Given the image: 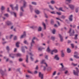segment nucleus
Listing matches in <instances>:
<instances>
[{
	"label": "nucleus",
	"mask_w": 79,
	"mask_h": 79,
	"mask_svg": "<svg viewBox=\"0 0 79 79\" xmlns=\"http://www.w3.org/2000/svg\"><path fill=\"white\" fill-rule=\"evenodd\" d=\"M68 33L70 34V36H73L74 35L75 32L74 29H72V28H70L69 31L68 32Z\"/></svg>",
	"instance_id": "obj_1"
},
{
	"label": "nucleus",
	"mask_w": 79,
	"mask_h": 79,
	"mask_svg": "<svg viewBox=\"0 0 79 79\" xmlns=\"http://www.w3.org/2000/svg\"><path fill=\"white\" fill-rule=\"evenodd\" d=\"M45 60H42L41 61L40 64H45L46 67H47V66H48L47 64L45 62Z\"/></svg>",
	"instance_id": "obj_2"
},
{
	"label": "nucleus",
	"mask_w": 79,
	"mask_h": 79,
	"mask_svg": "<svg viewBox=\"0 0 79 79\" xmlns=\"http://www.w3.org/2000/svg\"><path fill=\"white\" fill-rule=\"evenodd\" d=\"M69 6L72 10H73L74 8V6L72 4L69 5Z\"/></svg>",
	"instance_id": "obj_3"
},
{
	"label": "nucleus",
	"mask_w": 79,
	"mask_h": 79,
	"mask_svg": "<svg viewBox=\"0 0 79 79\" xmlns=\"http://www.w3.org/2000/svg\"><path fill=\"white\" fill-rule=\"evenodd\" d=\"M59 37L60 39V41L61 42H63V37L60 34L59 35Z\"/></svg>",
	"instance_id": "obj_4"
},
{
	"label": "nucleus",
	"mask_w": 79,
	"mask_h": 79,
	"mask_svg": "<svg viewBox=\"0 0 79 79\" xmlns=\"http://www.w3.org/2000/svg\"><path fill=\"white\" fill-rule=\"evenodd\" d=\"M39 77L41 78V79H43L44 75L41 73V72L39 73Z\"/></svg>",
	"instance_id": "obj_5"
},
{
	"label": "nucleus",
	"mask_w": 79,
	"mask_h": 79,
	"mask_svg": "<svg viewBox=\"0 0 79 79\" xmlns=\"http://www.w3.org/2000/svg\"><path fill=\"white\" fill-rule=\"evenodd\" d=\"M73 74L75 76H79V73L75 71V70H73Z\"/></svg>",
	"instance_id": "obj_6"
},
{
	"label": "nucleus",
	"mask_w": 79,
	"mask_h": 79,
	"mask_svg": "<svg viewBox=\"0 0 79 79\" xmlns=\"http://www.w3.org/2000/svg\"><path fill=\"white\" fill-rule=\"evenodd\" d=\"M53 52H54L55 53H57L58 52V50L56 49H54L53 50H52V52H51V55H53Z\"/></svg>",
	"instance_id": "obj_7"
},
{
	"label": "nucleus",
	"mask_w": 79,
	"mask_h": 79,
	"mask_svg": "<svg viewBox=\"0 0 79 79\" xmlns=\"http://www.w3.org/2000/svg\"><path fill=\"white\" fill-rule=\"evenodd\" d=\"M26 36V32L24 31L23 32V34L21 36L20 39H23V37H25Z\"/></svg>",
	"instance_id": "obj_8"
},
{
	"label": "nucleus",
	"mask_w": 79,
	"mask_h": 79,
	"mask_svg": "<svg viewBox=\"0 0 79 79\" xmlns=\"http://www.w3.org/2000/svg\"><path fill=\"white\" fill-rule=\"evenodd\" d=\"M54 59H55V60H59V57H58V55H56L55 56Z\"/></svg>",
	"instance_id": "obj_9"
},
{
	"label": "nucleus",
	"mask_w": 79,
	"mask_h": 79,
	"mask_svg": "<svg viewBox=\"0 0 79 79\" xmlns=\"http://www.w3.org/2000/svg\"><path fill=\"white\" fill-rule=\"evenodd\" d=\"M69 19L70 21H73V15H70Z\"/></svg>",
	"instance_id": "obj_10"
},
{
	"label": "nucleus",
	"mask_w": 79,
	"mask_h": 79,
	"mask_svg": "<svg viewBox=\"0 0 79 79\" xmlns=\"http://www.w3.org/2000/svg\"><path fill=\"white\" fill-rule=\"evenodd\" d=\"M46 51L47 52H48V53H51V52H52V50H50V48L48 47V48L47 49Z\"/></svg>",
	"instance_id": "obj_11"
},
{
	"label": "nucleus",
	"mask_w": 79,
	"mask_h": 79,
	"mask_svg": "<svg viewBox=\"0 0 79 79\" xmlns=\"http://www.w3.org/2000/svg\"><path fill=\"white\" fill-rule=\"evenodd\" d=\"M6 24L7 26H10V25L12 24V23L10 21H7L6 22Z\"/></svg>",
	"instance_id": "obj_12"
},
{
	"label": "nucleus",
	"mask_w": 79,
	"mask_h": 79,
	"mask_svg": "<svg viewBox=\"0 0 79 79\" xmlns=\"http://www.w3.org/2000/svg\"><path fill=\"white\" fill-rule=\"evenodd\" d=\"M15 54H10L9 55V56L11 57L12 58H15Z\"/></svg>",
	"instance_id": "obj_13"
},
{
	"label": "nucleus",
	"mask_w": 79,
	"mask_h": 79,
	"mask_svg": "<svg viewBox=\"0 0 79 79\" xmlns=\"http://www.w3.org/2000/svg\"><path fill=\"white\" fill-rule=\"evenodd\" d=\"M35 12L36 14H37V15H39L40 13V11L39 10H35Z\"/></svg>",
	"instance_id": "obj_14"
},
{
	"label": "nucleus",
	"mask_w": 79,
	"mask_h": 79,
	"mask_svg": "<svg viewBox=\"0 0 79 79\" xmlns=\"http://www.w3.org/2000/svg\"><path fill=\"white\" fill-rule=\"evenodd\" d=\"M70 26L71 27H73V28H76V25L75 24L70 25Z\"/></svg>",
	"instance_id": "obj_15"
},
{
	"label": "nucleus",
	"mask_w": 79,
	"mask_h": 79,
	"mask_svg": "<svg viewBox=\"0 0 79 79\" xmlns=\"http://www.w3.org/2000/svg\"><path fill=\"white\" fill-rule=\"evenodd\" d=\"M26 61L27 63H28L29 61H28V58H29V56L28 55H27L26 56Z\"/></svg>",
	"instance_id": "obj_16"
},
{
	"label": "nucleus",
	"mask_w": 79,
	"mask_h": 79,
	"mask_svg": "<svg viewBox=\"0 0 79 79\" xmlns=\"http://www.w3.org/2000/svg\"><path fill=\"white\" fill-rule=\"evenodd\" d=\"M27 3H26V2H25V1H24L23 2V7H26V6H27Z\"/></svg>",
	"instance_id": "obj_17"
},
{
	"label": "nucleus",
	"mask_w": 79,
	"mask_h": 79,
	"mask_svg": "<svg viewBox=\"0 0 79 79\" xmlns=\"http://www.w3.org/2000/svg\"><path fill=\"white\" fill-rule=\"evenodd\" d=\"M24 8L25 7L23 6H22L20 7V10L21 12H24V9H23V8Z\"/></svg>",
	"instance_id": "obj_18"
},
{
	"label": "nucleus",
	"mask_w": 79,
	"mask_h": 79,
	"mask_svg": "<svg viewBox=\"0 0 79 79\" xmlns=\"http://www.w3.org/2000/svg\"><path fill=\"white\" fill-rule=\"evenodd\" d=\"M42 24L44 27V29H46V25H45V23L44 22H43Z\"/></svg>",
	"instance_id": "obj_19"
},
{
	"label": "nucleus",
	"mask_w": 79,
	"mask_h": 79,
	"mask_svg": "<svg viewBox=\"0 0 79 79\" xmlns=\"http://www.w3.org/2000/svg\"><path fill=\"white\" fill-rule=\"evenodd\" d=\"M15 8L16 11H18V4H16V6L15 7Z\"/></svg>",
	"instance_id": "obj_20"
},
{
	"label": "nucleus",
	"mask_w": 79,
	"mask_h": 79,
	"mask_svg": "<svg viewBox=\"0 0 79 79\" xmlns=\"http://www.w3.org/2000/svg\"><path fill=\"white\" fill-rule=\"evenodd\" d=\"M51 39L52 40V41H54L55 39V37L53 36H51Z\"/></svg>",
	"instance_id": "obj_21"
},
{
	"label": "nucleus",
	"mask_w": 79,
	"mask_h": 79,
	"mask_svg": "<svg viewBox=\"0 0 79 79\" xmlns=\"http://www.w3.org/2000/svg\"><path fill=\"white\" fill-rule=\"evenodd\" d=\"M71 50L69 48H68L67 49V52L68 53H71Z\"/></svg>",
	"instance_id": "obj_22"
},
{
	"label": "nucleus",
	"mask_w": 79,
	"mask_h": 79,
	"mask_svg": "<svg viewBox=\"0 0 79 79\" xmlns=\"http://www.w3.org/2000/svg\"><path fill=\"white\" fill-rule=\"evenodd\" d=\"M10 13L11 15H14L15 17H16V14L14 12H10Z\"/></svg>",
	"instance_id": "obj_23"
},
{
	"label": "nucleus",
	"mask_w": 79,
	"mask_h": 79,
	"mask_svg": "<svg viewBox=\"0 0 79 79\" xmlns=\"http://www.w3.org/2000/svg\"><path fill=\"white\" fill-rule=\"evenodd\" d=\"M51 24H54V20L53 19H51Z\"/></svg>",
	"instance_id": "obj_24"
},
{
	"label": "nucleus",
	"mask_w": 79,
	"mask_h": 79,
	"mask_svg": "<svg viewBox=\"0 0 79 79\" xmlns=\"http://www.w3.org/2000/svg\"><path fill=\"white\" fill-rule=\"evenodd\" d=\"M19 44H20V43H19V42H17L16 44V47H19Z\"/></svg>",
	"instance_id": "obj_25"
},
{
	"label": "nucleus",
	"mask_w": 79,
	"mask_h": 79,
	"mask_svg": "<svg viewBox=\"0 0 79 79\" xmlns=\"http://www.w3.org/2000/svg\"><path fill=\"white\" fill-rule=\"evenodd\" d=\"M49 8H50V9H51V10H54V8H53L52 6L51 5H49Z\"/></svg>",
	"instance_id": "obj_26"
},
{
	"label": "nucleus",
	"mask_w": 79,
	"mask_h": 79,
	"mask_svg": "<svg viewBox=\"0 0 79 79\" xmlns=\"http://www.w3.org/2000/svg\"><path fill=\"white\" fill-rule=\"evenodd\" d=\"M78 36V35L77 34L75 35L74 39H75V40H77V39Z\"/></svg>",
	"instance_id": "obj_27"
},
{
	"label": "nucleus",
	"mask_w": 79,
	"mask_h": 79,
	"mask_svg": "<svg viewBox=\"0 0 79 79\" xmlns=\"http://www.w3.org/2000/svg\"><path fill=\"white\" fill-rule=\"evenodd\" d=\"M23 48H24V47H22V52H23V53H25V50H24V49H23Z\"/></svg>",
	"instance_id": "obj_28"
},
{
	"label": "nucleus",
	"mask_w": 79,
	"mask_h": 79,
	"mask_svg": "<svg viewBox=\"0 0 79 79\" xmlns=\"http://www.w3.org/2000/svg\"><path fill=\"white\" fill-rule=\"evenodd\" d=\"M5 9V7L4 6H2L1 8V10L2 11H3V10H4Z\"/></svg>",
	"instance_id": "obj_29"
},
{
	"label": "nucleus",
	"mask_w": 79,
	"mask_h": 79,
	"mask_svg": "<svg viewBox=\"0 0 79 79\" xmlns=\"http://www.w3.org/2000/svg\"><path fill=\"white\" fill-rule=\"evenodd\" d=\"M61 56L62 57H64V53H63V51H61Z\"/></svg>",
	"instance_id": "obj_30"
},
{
	"label": "nucleus",
	"mask_w": 79,
	"mask_h": 79,
	"mask_svg": "<svg viewBox=\"0 0 79 79\" xmlns=\"http://www.w3.org/2000/svg\"><path fill=\"white\" fill-rule=\"evenodd\" d=\"M78 55H74V56L75 57V58H77V59H79V56H77Z\"/></svg>",
	"instance_id": "obj_31"
},
{
	"label": "nucleus",
	"mask_w": 79,
	"mask_h": 79,
	"mask_svg": "<svg viewBox=\"0 0 79 79\" xmlns=\"http://www.w3.org/2000/svg\"><path fill=\"white\" fill-rule=\"evenodd\" d=\"M29 6L30 10H33V7H32V6L31 5H30Z\"/></svg>",
	"instance_id": "obj_32"
},
{
	"label": "nucleus",
	"mask_w": 79,
	"mask_h": 79,
	"mask_svg": "<svg viewBox=\"0 0 79 79\" xmlns=\"http://www.w3.org/2000/svg\"><path fill=\"white\" fill-rule=\"evenodd\" d=\"M55 31H56L55 30V29H53L52 31V34H55Z\"/></svg>",
	"instance_id": "obj_33"
},
{
	"label": "nucleus",
	"mask_w": 79,
	"mask_h": 79,
	"mask_svg": "<svg viewBox=\"0 0 79 79\" xmlns=\"http://www.w3.org/2000/svg\"><path fill=\"white\" fill-rule=\"evenodd\" d=\"M23 12L20 11V16H22L23 15Z\"/></svg>",
	"instance_id": "obj_34"
},
{
	"label": "nucleus",
	"mask_w": 79,
	"mask_h": 79,
	"mask_svg": "<svg viewBox=\"0 0 79 79\" xmlns=\"http://www.w3.org/2000/svg\"><path fill=\"white\" fill-rule=\"evenodd\" d=\"M32 5H37V3L35 2H31Z\"/></svg>",
	"instance_id": "obj_35"
},
{
	"label": "nucleus",
	"mask_w": 79,
	"mask_h": 79,
	"mask_svg": "<svg viewBox=\"0 0 79 79\" xmlns=\"http://www.w3.org/2000/svg\"><path fill=\"white\" fill-rule=\"evenodd\" d=\"M23 42L24 44H27V45H28V44H29L27 40H25Z\"/></svg>",
	"instance_id": "obj_36"
},
{
	"label": "nucleus",
	"mask_w": 79,
	"mask_h": 79,
	"mask_svg": "<svg viewBox=\"0 0 79 79\" xmlns=\"http://www.w3.org/2000/svg\"><path fill=\"white\" fill-rule=\"evenodd\" d=\"M51 3H52V4H55V1L53 0H52L51 1Z\"/></svg>",
	"instance_id": "obj_37"
},
{
	"label": "nucleus",
	"mask_w": 79,
	"mask_h": 79,
	"mask_svg": "<svg viewBox=\"0 0 79 79\" xmlns=\"http://www.w3.org/2000/svg\"><path fill=\"white\" fill-rule=\"evenodd\" d=\"M35 42L34 41V40H32V41L31 43V47H32V44H34Z\"/></svg>",
	"instance_id": "obj_38"
},
{
	"label": "nucleus",
	"mask_w": 79,
	"mask_h": 79,
	"mask_svg": "<svg viewBox=\"0 0 79 79\" xmlns=\"http://www.w3.org/2000/svg\"><path fill=\"white\" fill-rule=\"evenodd\" d=\"M59 10L62 11H64V10H63V8L62 7L59 8Z\"/></svg>",
	"instance_id": "obj_39"
},
{
	"label": "nucleus",
	"mask_w": 79,
	"mask_h": 79,
	"mask_svg": "<svg viewBox=\"0 0 79 79\" xmlns=\"http://www.w3.org/2000/svg\"><path fill=\"white\" fill-rule=\"evenodd\" d=\"M10 7H11L12 9V10H15V9H14V8L13 7V5H10Z\"/></svg>",
	"instance_id": "obj_40"
},
{
	"label": "nucleus",
	"mask_w": 79,
	"mask_h": 79,
	"mask_svg": "<svg viewBox=\"0 0 79 79\" xmlns=\"http://www.w3.org/2000/svg\"><path fill=\"white\" fill-rule=\"evenodd\" d=\"M72 65H73V66H77V64H74L73 63H72Z\"/></svg>",
	"instance_id": "obj_41"
},
{
	"label": "nucleus",
	"mask_w": 79,
	"mask_h": 79,
	"mask_svg": "<svg viewBox=\"0 0 79 79\" xmlns=\"http://www.w3.org/2000/svg\"><path fill=\"white\" fill-rule=\"evenodd\" d=\"M17 38H18V37H17V36H15L14 38V40H17Z\"/></svg>",
	"instance_id": "obj_42"
},
{
	"label": "nucleus",
	"mask_w": 79,
	"mask_h": 79,
	"mask_svg": "<svg viewBox=\"0 0 79 79\" xmlns=\"http://www.w3.org/2000/svg\"><path fill=\"white\" fill-rule=\"evenodd\" d=\"M0 73H1V74H2V75H3V71L2 70L0 69Z\"/></svg>",
	"instance_id": "obj_43"
},
{
	"label": "nucleus",
	"mask_w": 79,
	"mask_h": 79,
	"mask_svg": "<svg viewBox=\"0 0 79 79\" xmlns=\"http://www.w3.org/2000/svg\"><path fill=\"white\" fill-rule=\"evenodd\" d=\"M74 54H75V55H78L79 53L78 52H75L74 53Z\"/></svg>",
	"instance_id": "obj_44"
},
{
	"label": "nucleus",
	"mask_w": 79,
	"mask_h": 79,
	"mask_svg": "<svg viewBox=\"0 0 79 79\" xmlns=\"http://www.w3.org/2000/svg\"><path fill=\"white\" fill-rule=\"evenodd\" d=\"M16 56H21V55L19 53H18L16 54Z\"/></svg>",
	"instance_id": "obj_45"
},
{
	"label": "nucleus",
	"mask_w": 79,
	"mask_h": 79,
	"mask_svg": "<svg viewBox=\"0 0 79 79\" xmlns=\"http://www.w3.org/2000/svg\"><path fill=\"white\" fill-rule=\"evenodd\" d=\"M27 72L28 73H30V74H32V72L30 71L29 70H28Z\"/></svg>",
	"instance_id": "obj_46"
},
{
	"label": "nucleus",
	"mask_w": 79,
	"mask_h": 79,
	"mask_svg": "<svg viewBox=\"0 0 79 79\" xmlns=\"http://www.w3.org/2000/svg\"><path fill=\"white\" fill-rule=\"evenodd\" d=\"M43 49V48H38V50H39V51H42Z\"/></svg>",
	"instance_id": "obj_47"
},
{
	"label": "nucleus",
	"mask_w": 79,
	"mask_h": 79,
	"mask_svg": "<svg viewBox=\"0 0 79 79\" xmlns=\"http://www.w3.org/2000/svg\"><path fill=\"white\" fill-rule=\"evenodd\" d=\"M66 18V16H65L64 15H62L61 17V18H62V19H64V18Z\"/></svg>",
	"instance_id": "obj_48"
},
{
	"label": "nucleus",
	"mask_w": 79,
	"mask_h": 79,
	"mask_svg": "<svg viewBox=\"0 0 79 79\" xmlns=\"http://www.w3.org/2000/svg\"><path fill=\"white\" fill-rule=\"evenodd\" d=\"M42 31V28L40 27L38 29V31Z\"/></svg>",
	"instance_id": "obj_49"
},
{
	"label": "nucleus",
	"mask_w": 79,
	"mask_h": 79,
	"mask_svg": "<svg viewBox=\"0 0 79 79\" xmlns=\"http://www.w3.org/2000/svg\"><path fill=\"white\" fill-rule=\"evenodd\" d=\"M71 45L72 48H73L74 47V44H71Z\"/></svg>",
	"instance_id": "obj_50"
},
{
	"label": "nucleus",
	"mask_w": 79,
	"mask_h": 79,
	"mask_svg": "<svg viewBox=\"0 0 79 79\" xmlns=\"http://www.w3.org/2000/svg\"><path fill=\"white\" fill-rule=\"evenodd\" d=\"M4 16H6V17H8L9 16L8 14H4Z\"/></svg>",
	"instance_id": "obj_51"
},
{
	"label": "nucleus",
	"mask_w": 79,
	"mask_h": 79,
	"mask_svg": "<svg viewBox=\"0 0 79 79\" xmlns=\"http://www.w3.org/2000/svg\"><path fill=\"white\" fill-rule=\"evenodd\" d=\"M56 71H54L53 74L52 75H53V76H55V74H56Z\"/></svg>",
	"instance_id": "obj_52"
},
{
	"label": "nucleus",
	"mask_w": 79,
	"mask_h": 79,
	"mask_svg": "<svg viewBox=\"0 0 79 79\" xmlns=\"http://www.w3.org/2000/svg\"><path fill=\"white\" fill-rule=\"evenodd\" d=\"M78 10H79V9L78 8H76L75 10L76 12L77 13L78 12Z\"/></svg>",
	"instance_id": "obj_53"
},
{
	"label": "nucleus",
	"mask_w": 79,
	"mask_h": 79,
	"mask_svg": "<svg viewBox=\"0 0 79 79\" xmlns=\"http://www.w3.org/2000/svg\"><path fill=\"white\" fill-rule=\"evenodd\" d=\"M56 13L58 15H61V13L60 12H57Z\"/></svg>",
	"instance_id": "obj_54"
},
{
	"label": "nucleus",
	"mask_w": 79,
	"mask_h": 79,
	"mask_svg": "<svg viewBox=\"0 0 79 79\" xmlns=\"http://www.w3.org/2000/svg\"><path fill=\"white\" fill-rule=\"evenodd\" d=\"M65 74H68V70H66L65 72H64Z\"/></svg>",
	"instance_id": "obj_55"
},
{
	"label": "nucleus",
	"mask_w": 79,
	"mask_h": 79,
	"mask_svg": "<svg viewBox=\"0 0 79 79\" xmlns=\"http://www.w3.org/2000/svg\"><path fill=\"white\" fill-rule=\"evenodd\" d=\"M17 71H19V73H20V68H19L17 69Z\"/></svg>",
	"instance_id": "obj_56"
},
{
	"label": "nucleus",
	"mask_w": 79,
	"mask_h": 79,
	"mask_svg": "<svg viewBox=\"0 0 79 79\" xmlns=\"http://www.w3.org/2000/svg\"><path fill=\"white\" fill-rule=\"evenodd\" d=\"M30 55H31V56H34V55L33 54H32L31 53H29Z\"/></svg>",
	"instance_id": "obj_57"
},
{
	"label": "nucleus",
	"mask_w": 79,
	"mask_h": 79,
	"mask_svg": "<svg viewBox=\"0 0 79 79\" xmlns=\"http://www.w3.org/2000/svg\"><path fill=\"white\" fill-rule=\"evenodd\" d=\"M45 58H46V59L47 60H48V56L46 55L45 56Z\"/></svg>",
	"instance_id": "obj_58"
},
{
	"label": "nucleus",
	"mask_w": 79,
	"mask_h": 79,
	"mask_svg": "<svg viewBox=\"0 0 79 79\" xmlns=\"http://www.w3.org/2000/svg\"><path fill=\"white\" fill-rule=\"evenodd\" d=\"M30 58L31 61H33V60H34V58H33L31 56L30 57Z\"/></svg>",
	"instance_id": "obj_59"
},
{
	"label": "nucleus",
	"mask_w": 79,
	"mask_h": 79,
	"mask_svg": "<svg viewBox=\"0 0 79 79\" xmlns=\"http://www.w3.org/2000/svg\"><path fill=\"white\" fill-rule=\"evenodd\" d=\"M6 49L7 50H10V49L9 48V47L8 46H7L6 47Z\"/></svg>",
	"instance_id": "obj_60"
},
{
	"label": "nucleus",
	"mask_w": 79,
	"mask_h": 79,
	"mask_svg": "<svg viewBox=\"0 0 79 79\" xmlns=\"http://www.w3.org/2000/svg\"><path fill=\"white\" fill-rule=\"evenodd\" d=\"M34 74H37V71H36L34 72Z\"/></svg>",
	"instance_id": "obj_61"
},
{
	"label": "nucleus",
	"mask_w": 79,
	"mask_h": 79,
	"mask_svg": "<svg viewBox=\"0 0 79 79\" xmlns=\"http://www.w3.org/2000/svg\"><path fill=\"white\" fill-rule=\"evenodd\" d=\"M51 13H52V14H55V13L54 11H53L52 12H51Z\"/></svg>",
	"instance_id": "obj_62"
},
{
	"label": "nucleus",
	"mask_w": 79,
	"mask_h": 79,
	"mask_svg": "<svg viewBox=\"0 0 79 79\" xmlns=\"http://www.w3.org/2000/svg\"><path fill=\"white\" fill-rule=\"evenodd\" d=\"M75 69L76 70L77 72H78V71H79V69H78V68H76Z\"/></svg>",
	"instance_id": "obj_63"
},
{
	"label": "nucleus",
	"mask_w": 79,
	"mask_h": 79,
	"mask_svg": "<svg viewBox=\"0 0 79 79\" xmlns=\"http://www.w3.org/2000/svg\"><path fill=\"white\" fill-rule=\"evenodd\" d=\"M19 60V61H23V59L21 58H20Z\"/></svg>",
	"instance_id": "obj_64"
}]
</instances>
